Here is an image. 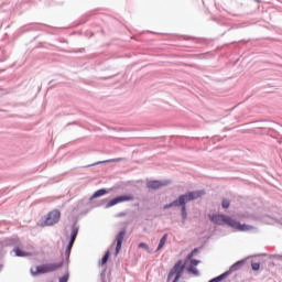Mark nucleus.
<instances>
[{
    "instance_id": "nucleus-1",
    "label": "nucleus",
    "mask_w": 282,
    "mask_h": 282,
    "mask_svg": "<svg viewBox=\"0 0 282 282\" xmlns=\"http://www.w3.org/2000/svg\"><path fill=\"white\" fill-rule=\"evenodd\" d=\"M209 219L213 221V224H217V226H229V228H234V230H238L239 232H248L249 230L253 229L252 226L241 225L232 217L224 214L212 215L209 216Z\"/></svg>"
},
{
    "instance_id": "nucleus-2",
    "label": "nucleus",
    "mask_w": 282,
    "mask_h": 282,
    "mask_svg": "<svg viewBox=\"0 0 282 282\" xmlns=\"http://www.w3.org/2000/svg\"><path fill=\"white\" fill-rule=\"evenodd\" d=\"M63 268V262H56V263H47L37 265L35 270L31 269V273L33 276H36L39 274H47L48 272H56V270H61Z\"/></svg>"
},
{
    "instance_id": "nucleus-3",
    "label": "nucleus",
    "mask_w": 282,
    "mask_h": 282,
    "mask_svg": "<svg viewBox=\"0 0 282 282\" xmlns=\"http://www.w3.org/2000/svg\"><path fill=\"white\" fill-rule=\"evenodd\" d=\"M206 195L205 191L188 192L187 194L178 197L180 206H186V202H193V199H199V197Z\"/></svg>"
},
{
    "instance_id": "nucleus-4",
    "label": "nucleus",
    "mask_w": 282,
    "mask_h": 282,
    "mask_svg": "<svg viewBox=\"0 0 282 282\" xmlns=\"http://www.w3.org/2000/svg\"><path fill=\"white\" fill-rule=\"evenodd\" d=\"M58 221H61V212L54 209L46 215L43 226H54Z\"/></svg>"
},
{
    "instance_id": "nucleus-5",
    "label": "nucleus",
    "mask_w": 282,
    "mask_h": 282,
    "mask_svg": "<svg viewBox=\"0 0 282 282\" xmlns=\"http://www.w3.org/2000/svg\"><path fill=\"white\" fill-rule=\"evenodd\" d=\"M135 197L132 194L118 196L112 198L108 204L107 208H111V206H116L117 204H122V202H133Z\"/></svg>"
},
{
    "instance_id": "nucleus-6",
    "label": "nucleus",
    "mask_w": 282,
    "mask_h": 282,
    "mask_svg": "<svg viewBox=\"0 0 282 282\" xmlns=\"http://www.w3.org/2000/svg\"><path fill=\"white\" fill-rule=\"evenodd\" d=\"M78 236V227H74L72 229V234H70V241L66 248V257L67 259H69V254H72V248L74 246V242L76 241V237Z\"/></svg>"
},
{
    "instance_id": "nucleus-7",
    "label": "nucleus",
    "mask_w": 282,
    "mask_h": 282,
    "mask_svg": "<svg viewBox=\"0 0 282 282\" xmlns=\"http://www.w3.org/2000/svg\"><path fill=\"white\" fill-rule=\"evenodd\" d=\"M148 188H151L152 191H158L159 188H162L163 186H169L167 181H148L147 182Z\"/></svg>"
},
{
    "instance_id": "nucleus-8",
    "label": "nucleus",
    "mask_w": 282,
    "mask_h": 282,
    "mask_svg": "<svg viewBox=\"0 0 282 282\" xmlns=\"http://www.w3.org/2000/svg\"><path fill=\"white\" fill-rule=\"evenodd\" d=\"M127 235L126 231H120L117 237H116V241H117V247H116V257H118V254H120V250H122V242L124 241V236Z\"/></svg>"
},
{
    "instance_id": "nucleus-9",
    "label": "nucleus",
    "mask_w": 282,
    "mask_h": 282,
    "mask_svg": "<svg viewBox=\"0 0 282 282\" xmlns=\"http://www.w3.org/2000/svg\"><path fill=\"white\" fill-rule=\"evenodd\" d=\"M111 162H124V159L123 158H117V159H109V160H106V161H99V162L93 164V166H96V164H109Z\"/></svg>"
},
{
    "instance_id": "nucleus-10",
    "label": "nucleus",
    "mask_w": 282,
    "mask_h": 282,
    "mask_svg": "<svg viewBox=\"0 0 282 282\" xmlns=\"http://www.w3.org/2000/svg\"><path fill=\"white\" fill-rule=\"evenodd\" d=\"M166 239H169V234H165L162 238H161V240H160V242H159V247H158V251H160L161 249H163L164 248V246H166Z\"/></svg>"
},
{
    "instance_id": "nucleus-11",
    "label": "nucleus",
    "mask_w": 282,
    "mask_h": 282,
    "mask_svg": "<svg viewBox=\"0 0 282 282\" xmlns=\"http://www.w3.org/2000/svg\"><path fill=\"white\" fill-rule=\"evenodd\" d=\"M102 195H107V189H98L94 193L93 199H96V197H102Z\"/></svg>"
},
{
    "instance_id": "nucleus-12",
    "label": "nucleus",
    "mask_w": 282,
    "mask_h": 282,
    "mask_svg": "<svg viewBox=\"0 0 282 282\" xmlns=\"http://www.w3.org/2000/svg\"><path fill=\"white\" fill-rule=\"evenodd\" d=\"M14 252H15L17 257H29L30 256V253H28V252H25V251H23V250H21L19 248H15Z\"/></svg>"
},
{
    "instance_id": "nucleus-13",
    "label": "nucleus",
    "mask_w": 282,
    "mask_h": 282,
    "mask_svg": "<svg viewBox=\"0 0 282 282\" xmlns=\"http://www.w3.org/2000/svg\"><path fill=\"white\" fill-rule=\"evenodd\" d=\"M109 257H111V251H107L104 258L101 259V265H107V261H109Z\"/></svg>"
},
{
    "instance_id": "nucleus-14",
    "label": "nucleus",
    "mask_w": 282,
    "mask_h": 282,
    "mask_svg": "<svg viewBox=\"0 0 282 282\" xmlns=\"http://www.w3.org/2000/svg\"><path fill=\"white\" fill-rule=\"evenodd\" d=\"M173 206H180V200L177 199V200H174L170 204H166V205L163 206V208H164V210H167V208H173Z\"/></svg>"
},
{
    "instance_id": "nucleus-15",
    "label": "nucleus",
    "mask_w": 282,
    "mask_h": 282,
    "mask_svg": "<svg viewBox=\"0 0 282 282\" xmlns=\"http://www.w3.org/2000/svg\"><path fill=\"white\" fill-rule=\"evenodd\" d=\"M187 272H189L191 274H194V276H199V271L197 270V268L188 267Z\"/></svg>"
},
{
    "instance_id": "nucleus-16",
    "label": "nucleus",
    "mask_w": 282,
    "mask_h": 282,
    "mask_svg": "<svg viewBox=\"0 0 282 282\" xmlns=\"http://www.w3.org/2000/svg\"><path fill=\"white\" fill-rule=\"evenodd\" d=\"M251 268L257 272L261 269V264L259 262H252Z\"/></svg>"
},
{
    "instance_id": "nucleus-17",
    "label": "nucleus",
    "mask_w": 282,
    "mask_h": 282,
    "mask_svg": "<svg viewBox=\"0 0 282 282\" xmlns=\"http://www.w3.org/2000/svg\"><path fill=\"white\" fill-rule=\"evenodd\" d=\"M221 206H223V208H230V200L229 199H223Z\"/></svg>"
},
{
    "instance_id": "nucleus-18",
    "label": "nucleus",
    "mask_w": 282,
    "mask_h": 282,
    "mask_svg": "<svg viewBox=\"0 0 282 282\" xmlns=\"http://www.w3.org/2000/svg\"><path fill=\"white\" fill-rule=\"evenodd\" d=\"M182 206V217L183 219H186L188 217V214L186 213V205H181Z\"/></svg>"
},
{
    "instance_id": "nucleus-19",
    "label": "nucleus",
    "mask_w": 282,
    "mask_h": 282,
    "mask_svg": "<svg viewBox=\"0 0 282 282\" xmlns=\"http://www.w3.org/2000/svg\"><path fill=\"white\" fill-rule=\"evenodd\" d=\"M69 281V273H66L64 276L59 278V282H67Z\"/></svg>"
},
{
    "instance_id": "nucleus-20",
    "label": "nucleus",
    "mask_w": 282,
    "mask_h": 282,
    "mask_svg": "<svg viewBox=\"0 0 282 282\" xmlns=\"http://www.w3.org/2000/svg\"><path fill=\"white\" fill-rule=\"evenodd\" d=\"M188 261H191V265H199V260L196 259H187Z\"/></svg>"
},
{
    "instance_id": "nucleus-21",
    "label": "nucleus",
    "mask_w": 282,
    "mask_h": 282,
    "mask_svg": "<svg viewBox=\"0 0 282 282\" xmlns=\"http://www.w3.org/2000/svg\"><path fill=\"white\" fill-rule=\"evenodd\" d=\"M195 254H197V249H194V250L187 256V259H193V257H195Z\"/></svg>"
},
{
    "instance_id": "nucleus-22",
    "label": "nucleus",
    "mask_w": 282,
    "mask_h": 282,
    "mask_svg": "<svg viewBox=\"0 0 282 282\" xmlns=\"http://www.w3.org/2000/svg\"><path fill=\"white\" fill-rule=\"evenodd\" d=\"M139 248H143L144 250H149V245L144 243V242H141V243H139Z\"/></svg>"
},
{
    "instance_id": "nucleus-23",
    "label": "nucleus",
    "mask_w": 282,
    "mask_h": 282,
    "mask_svg": "<svg viewBox=\"0 0 282 282\" xmlns=\"http://www.w3.org/2000/svg\"><path fill=\"white\" fill-rule=\"evenodd\" d=\"M241 263H243V262H241V261H240V262H237V263H235V264L232 265V268H234V269H237V268H239V265H241Z\"/></svg>"
},
{
    "instance_id": "nucleus-24",
    "label": "nucleus",
    "mask_w": 282,
    "mask_h": 282,
    "mask_svg": "<svg viewBox=\"0 0 282 282\" xmlns=\"http://www.w3.org/2000/svg\"><path fill=\"white\" fill-rule=\"evenodd\" d=\"M119 217H124V213L119 214Z\"/></svg>"
}]
</instances>
